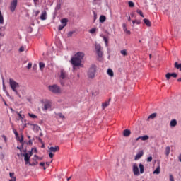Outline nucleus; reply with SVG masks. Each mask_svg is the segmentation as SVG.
I'll use <instances>...</instances> for the list:
<instances>
[{"instance_id": "nucleus-1", "label": "nucleus", "mask_w": 181, "mask_h": 181, "mask_svg": "<svg viewBox=\"0 0 181 181\" xmlns=\"http://www.w3.org/2000/svg\"><path fill=\"white\" fill-rule=\"evenodd\" d=\"M83 59H84V53L78 52L71 58V63L74 67H80Z\"/></svg>"}, {"instance_id": "nucleus-2", "label": "nucleus", "mask_w": 181, "mask_h": 181, "mask_svg": "<svg viewBox=\"0 0 181 181\" xmlns=\"http://www.w3.org/2000/svg\"><path fill=\"white\" fill-rule=\"evenodd\" d=\"M25 153H21V156H24V160L25 165H29V166H36L39 163V162H33L30 163V157L33 155L32 151L26 153V151H24Z\"/></svg>"}, {"instance_id": "nucleus-3", "label": "nucleus", "mask_w": 181, "mask_h": 181, "mask_svg": "<svg viewBox=\"0 0 181 181\" xmlns=\"http://www.w3.org/2000/svg\"><path fill=\"white\" fill-rule=\"evenodd\" d=\"M69 78V74L64 69H61L59 72V81L62 87H66V81Z\"/></svg>"}, {"instance_id": "nucleus-4", "label": "nucleus", "mask_w": 181, "mask_h": 181, "mask_svg": "<svg viewBox=\"0 0 181 181\" xmlns=\"http://www.w3.org/2000/svg\"><path fill=\"white\" fill-rule=\"evenodd\" d=\"M9 84H10V87L11 88V90H13L15 92V94L16 95H18V97H19V98H21V94H19V92H18V89L19 88L20 86L19 83L16 81H15V80L10 78L9 79Z\"/></svg>"}, {"instance_id": "nucleus-5", "label": "nucleus", "mask_w": 181, "mask_h": 181, "mask_svg": "<svg viewBox=\"0 0 181 181\" xmlns=\"http://www.w3.org/2000/svg\"><path fill=\"white\" fill-rule=\"evenodd\" d=\"M95 73H97V66L92 64L88 71V77L93 80L95 77Z\"/></svg>"}, {"instance_id": "nucleus-6", "label": "nucleus", "mask_w": 181, "mask_h": 181, "mask_svg": "<svg viewBox=\"0 0 181 181\" xmlns=\"http://www.w3.org/2000/svg\"><path fill=\"white\" fill-rule=\"evenodd\" d=\"M48 89L53 94H62V88L57 84H53L48 86Z\"/></svg>"}, {"instance_id": "nucleus-7", "label": "nucleus", "mask_w": 181, "mask_h": 181, "mask_svg": "<svg viewBox=\"0 0 181 181\" xmlns=\"http://www.w3.org/2000/svg\"><path fill=\"white\" fill-rule=\"evenodd\" d=\"M16 6H18V0H12L10 4V11H11V12H15Z\"/></svg>"}, {"instance_id": "nucleus-8", "label": "nucleus", "mask_w": 181, "mask_h": 181, "mask_svg": "<svg viewBox=\"0 0 181 181\" xmlns=\"http://www.w3.org/2000/svg\"><path fill=\"white\" fill-rule=\"evenodd\" d=\"M133 173L134 176H139V175H141L139 173V168H138V165H136V163L133 165Z\"/></svg>"}, {"instance_id": "nucleus-9", "label": "nucleus", "mask_w": 181, "mask_h": 181, "mask_svg": "<svg viewBox=\"0 0 181 181\" xmlns=\"http://www.w3.org/2000/svg\"><path fill=\"white\" fill-rule=\"evenodd\" d=\"M170 77H173V78H176V77H177V74H176V73H167L165 74L166 80H168V81L170 80Z\"/></svg>"}, {"instance_id": "nucleus-10", "label": "nucleus", "mask_w": 181, "mask_h": 181, "mask_svg": "<svg viewBox=\"0 0 181 181\" xmlns=\"http://www.w3.org/2000/svg\"><path fill=\"white\" fill-rule=\"evenodd\" d=\"M142 156H144V151H140L136 154L134 160H139V158H142Z\"/></svg>"}, {"instance_id": "nucleus-11", "label": "nucleus", "mask_w": 181, "mask_h": 181, "mask_svg": "<svg viewBox=\"0 0 181 181\" xmlns=\"http://www.w3.org/2000/svg\"><path fill=\"white\" fill-rule=\"evenodd\" d=\"M50 152H58V151H60V147L59 146H56L55 147L51 146L49 148Z\"/></svg>"}, {"instance_id": "nucleus-12", "label": "nucleus", "mask_w": 181, "mask_h": 181, "mask_svg": "<svg viewBox=\"0 0 181 181\" xmlns=\"http://www.w3.org/2000/svg\"><path fill=\"white\" fill-rule=\"evenodd\" d=\"M40 19L41 21H46V19H47V14L46 13V11H44L41 16H40Z\"/></svg>"}, {"instance_id": "nucleus-13", "label": "nucleus", "mask_w": 181, "mask_h": 181, "mask_svg": "<svg viewBox=\"0 0 181 181\" xmlns=\"http://www.w3.org/2000/svg\"><path fill=\"white\" fill-rule=\"evenodd\" d=\"M110 101H111V99H109V101H106L102 103V110H105V108L110 105Z\"/></svg>"}, {"instance_id": "nucleus-14", "label": "nucleus", "mask_w": 181, "mask_h": 181, "mask_svg": "<svg viewBox=\"0 0 181 181\" xmlns=\"http://www.w3.org/2000/svg\"><path fill=\"white\" fill-rule=\"evenodd\" d=\"M158 167L153 171V175H159V173H160V164L158 163Z\"/></svg>"}, {"instance_id": "nucleus-15", "label": "nucleus", "mask_w": 181, "mask_h": 181, "mask_svg": "<svg viewBox=\"0 0 181 181\" xmlns=\"http://www.w3.org/2000/svg\"><path fill=\"white\" fill-rule=\"evenodd\" d=\"M139 168L140 169L139 173L142 175L144 172H145V167L144 166V164L140 163L139 165Z\"/></svg>"}, {"instance_id": "nucleus-16", "label": "nucleus", "mask_w": 181, "mask_h": 181, "mask_svg": "<svg viewBox=\"0 0 181 181\" xmlns=\"http://www.w3.org/2000/svg\"><path fill=\"white\" fill-rule=\"evenodd\" d=\"M5 26H1L0 27V36L4 37L5 36Z\"/></svg>"}, {"instance_id": "nucleus-17", "label": "nucleus", "mask_w": 181, "mask_h": 181, "mask_svg": "<svg viewBox=\"0 0 181 181\" xmlns=\"http://www.w3.org/2000/svg\"><path fill=\"white\" fill-rule=\"evenodd\" d=\"M123 135L124 136H126V137L129 136V135H131V130L129 129L124 130Z\"/></svg>"}, {"instance_id": "nucleus-18", "label": "nucleus", "mask_w": 181, "mask_h": 181, "mask_svg": "<svg viewBox=\"0 0 181 181\" xmlns=\"http://www.w3.org/2000/svg\"><path fill=\"white\" fill-rule=\"evenodd\" d=\"M177 125V121L176 119H173L170 122V127H176Z\"/></svg>"}, {"instance_id": "nucleus-19", "label": "nucleus", "mask_w": 181, "mask_h": 181, "mask_svg": "<svg viewBox=\"0 0 181 181\" xmlns=\"http://www.w3.org/2000/svg\"><path fill=\"white\" fill-rule=\"evenodd\" d=\"M100 37H103V39L105 43V46L107 47L108 46V38H107V37L102 35H100Z\"/></svg>"}, {"instance_id": "nucleus-20", "label": "nucleus", "mask_w": 181, "mask_h": 181, "mask_svg": "<svg viewBox=\"0 0 181 181\" xmlns=\"http://www.w3.org/2000/svg\"><path fill=\"white\" fill-rule=\"evenodd\" d=\"M107 20V17H105V16H100L99 21L101 23H103V22H105V21Z\"/></svg>"}, {"instance_id": "nucleus-21", "label": "nucleus", "mask_w": 181, "mask_h": 181, "mask_svg": "<svg viewBox=\"0 0 181 181\" xmlns=\"http://www.w3.org/2000/svg\"><path fill=\"white\" fill-rule=\"evenodd\" d=\"M107 74H108V76H110V77H114V71H112V69H107Z\"/></svg>"}, {"instance_id": "nucleus-22", "label": "nucleus", "mask_w": 181, "mask_h": 181, "mask_svg": "<svg viewBox=\"0 0 181 181\" xmlns=\"http://www.w3.org/2000/svg\"><path fill=\"white\" fill-rule=\"evenodd\" d=\"M174 66L175 67V69H177L178 70H180V71H181V64H178L177 62H175Z\"/></svg>"}, {"instance_id": "nucleus-23", "label": "nucleus", "mask_w": 181, "mask_h": 181, "mask_svg": "<svg viewBox=\"0 0 181 181\" xmlns=\"http://www.w3.org/2000/svg\"><path fill=\"white\" fill-rule=\"evenodd\" d=\"M67 22H69V20H67V18H63L61 20V23H62V25L67 26Z\"/></svg>"}, {"instance_id": "nucleus-24", "label": "nucleus", "mask_w": 181, "mask_h": 181, "mask_svg": "<svg viewBox=\"0 0 181 181\" xmlns=\"http://www.w3.org/2000/svg\"><path fill=\"white\" fill-rule=\"evenodd\" d=\"M4 15H2V12L0 11V25H4Z\"/></svg>"}, {"instance_id": "nucleus-25", "label": "nucleus", "mask_w": 181, "mask_h": 181, "mask_svg": "<svg viewBox=\"0 0 181 181\" xmlns=\"http://www.w3.org/2000/svg\"><path fill=\"white\" fill-rule=\"evenodd\" d=\"M144 22L145 25H146V26H148V27L151 26V21L148 19L144 18Z\"/></svg>"}, {"instance_id": "nucleus-26", "label": "nucleus", "mask_w": 181, "mask_h": 181, "mask_svg": "<svg viewBox=\"0 0 181 181\" xmlns=\"http://www.w3.org/2000/svg\"><path fill=\"white\" fill-rule=\"evenodd\" d=\"M170 153V148L169 146H167L165 148V155H166V156H169Z\"/></svg>"}, {"instance_id": "nucleus-27", "label": "nucleus", "mask_w": 181, "mask_h": 181, "mask_svg": "<svg viewBox=\"0 0 181 181\" xmlns=\"http://www.w3.org/2000/svg\"><path fill=\"white\" fill-rule=\"evenodd\" d=\"M141 141H148V139H149V136L148 135H144L141 136Z\"/></svg>"}, {"instance_id": "nucleus-28", "label": "nucleus", "mask_w": 181, "mask_h": 181, "mask_svg": "<svg viewBox=\"0 0 181 181\" xmlns=\"http://www.w3.org/2000/svg\"><path fill=\"white\" fill-rule=\"evenodd\" d=\"M156 117V113H153L150 115L148 117V119H153V118Z\"/></svg>"}, {"instance_id": "nucleus-29", "label": "nucleus", "mask_w": 181, "mask_h": 181, "mask_svg": "<svg viewBox=\"0 0 181 181\" xmlns=\"http://www.w3.org/2000/svg\"><path fill=\"white\" fill-rule=\"evenodd\" d=\"M21 138L18 141L21 144L22 148H23V145L25 144V143L23 142V134H21Z\"/></svg>"}, {"instance_id": "nucleus-30", "label": "nucleus", "mask_w": 181, "mask_h": 181, "mask_svg": "<svg viewBox=\"0 0 181 181\" xmlns=\"http://www.w3.org/2000/svg\"><path fill=\"white\" fill-rule=\"evenodd\" d=\"M39 66H40V70H43L45 69V63L40 62Z\"/></svg>"}, {"instance_id": "nucleus-31", "label": "nucleus", "mask_w": 181, "mask_h": 181, "mask_svg": "<svg viewBox=\"0 0 181 181\" xmlns=\"http://www.w3.org/2000/svg\"><path fill=\"white\" fill-rule=\"evenodd\" d=\"M137 13H139V15H140V16H141V18H145V16H144V13H142V11L138 9L136 10Z\"/></svg>"}, {"instance_id": "nucleus-32", "label": "nucleus", "mask_w": 181, "mask_h": 181, "mask_svg": "<svg viewBox=\"0 0 181 181\" xmlns=\"http://www.w3.org/2000/svg\"><path fill=\"white\" fill-rule=\"evenodd\" d=\"M121 54H122V56H127L128 54L127 53V49H122L120 51Z\"/></svg>"}, {"instance_id": "nucleus-33", "label": "nucleus", "mask_w": 181, "mask_h": 181, "mask_svg": "<svg viewBox=\"0 0 181 181\" xmlns=\"http://www.w3.org/2000/svg\"><path fill=\"white\" fill-rule=\"evenodd\" d=\"M49 108H50V104H49V103H45V105H44V110H49Z\"/></svg>"}, {"instance_id": "nucleus-34", "label": "nucleus", "mask_w": 181, "mask_h": 181, "mask_svg": "<svg viewBox=\"0 0 181 181\" xmlns=\"http://www.w3.org/2000/svg\"><path fill=\"white\" fill-rule=\"evenodd\" d=\"M128 5L129 8H134V6H135V4L133 1H129Z\"/></svg>"}, {"instance_id": "nucleus-35", "label": "nucleus", "mask_w": 181, "mask_h": 181, "mask_svg": "<svg viewBox=\"0 0 181 181\" xmlns=\"http://www.w3.org/2000/svg\"><path fill=\"white\" fill-rule=\"evenodd\" d=\"M96 53L98 57H103V51H101V49L100 51H96Z\"/></svg>"}, {"instance_id": "nucleus-36", "label": "nucleus", "mask_w": 181, "mask_h": 181, "mask_svg": "<svg viewBox=\"0 0 181 181\" xmlns=\"http://www.w3.org/2000/svg\"><path fill=\"white\" fill-rule=\"evenodd\" d=\"M95 50L96 52L101 50V45L100 44L95 45Z\"/></svg>"}, {"instance_id": "nucleus-37", "label": "nucleus", "mask_w": 181, "mask_h": 181, "mask_svg": "<svg viewBox=\"0 0 181 181\" xmlns=\"http://www.w3.org/2000/svg\"><path fill=\"white\" fill-rule=\"evenodd\" d=\"M66 26L64 25L63 24L62 25H59V27H58V30H63V29H64Z\"/></svg>"}, {"instance_id": "nucleus-38", "label": "nucleus", "mask_w": 181, "mask_h": 181, "mask_svg": "<svg viewBox=\"0 0 181 181\" xmlns=\"http://www.w3.org/2000/svg\"><path fill=\"white\" fill-rule=\"evenodd\" d=\"M95 30H97V28H94L89 30V33H90L92 35L95 33Z\"/></svg>"}, {"instance_id": "nucleus-39", "label": "nucleus", "mask_w": 181, "mask_h": 181, "mask_svg": "<svg viewBox=\"0 0 181 181\" xmlns=\"http://www.w3.org/2000/svg\"><path fill=\"white\" fill-rule=\"evenodd\" d=\"M39 13H40V11H39V10L33 11L34 16H37V15H39Z\"/></svg>"}, {"instance_id": "nucleus-40", "label": "nucleus", "mask_w": 181, "mask_h": 181, "mask_svg": "<svg viewBox=\"0 0 181 181\" xmlns=\"http://www.w3.org/2000/svg\"><path fill=\"white\" fill-rule=\"evenodd\" d=\"M9 175L11 179L16 178V177H15V173H10Z\"/></svg>"}, {"instance_id": "nucleus-41", "label": "nucleus", "mask_w": 181, "mask_h": 181, "mask_svg": "<svg viewBox=\"0 0 181 181\" xmlns=\"http://www.w3.org/2000/svg\"><path fill=\"white\" fill-rule=\"evenodd\" d=\"M13 134L16 136V138H19V134H18V131L16 129H13Z\"/></svg>"}, {"instance_id": "nucleus-42", "label": "nucleus", "mask_w": 181, "mask_h": 181, "mask_svg": "<svg viewBox=\"0 0 181 181\" xmlns=\"http://www.w3.org/2000/svg\"><path fill=\"white\" fill-rule=\"evenodd\" d=\"M74 33V31H71V32L68 33V34H67L68 37H71V36H73Z\"/></svg>"}, {"instance_id": "nucleus-43", "label": "nucleus", "mask_w": 181, "mask_h": 181, "mask_svg": "<svg viewBox=\"0 0 181 181\" xmlns=\"http://www.w3.org/2000/svg\"><path fill=\"white\" fill-rule=\"evenodd\" d=\"M28 115L30 117V118H37V116L33 114L28 113Z\"/></svg>"}, {"instance_id": "nucleus-44", "label": "nucleus", "mask_w": 181, "mask_h": 181, "mask_svg": "<svg viewBox=\"0 0 181 181\" xmlns=\"http://www.w3.org/2000/svg\"><path fill=\"white\" fill-rule=\"evenodd\" d=\"M132 23H133V26H134V25H135V23H136V25H139V23H141V22L137 21L136 20H133Z\"/></svg>"}, {"instance_id": "nucleus-45", "label": "nucleus", "mask_w": 181, "mask_h": 181, "mask_svg": "<svg viewBox=\"0 0 181 181\" xmlns=\"http://www.w3.org/2000/svg\"><path fill=\"white\" fill-rule=\"evenodd\" d=\"M28 33H32V32H33V28L32 27H28Z\"/></svg>"}, {"instance_id": "nucleus-46", "label": "nucleus", "mask_w": 181, "mask_h": 181, "mask_svg": "<svg viewBox=\"0 0 181 181\" xmlns=\"http://www.w3.org/2000/svg\"><path fill=\"white\" fill-rule=\"evenodd\" d=\"M93 19L94 22H95V21L97 20V13H95V11H93Z\"/></svg>"}, {"instance_id": "nucleus-47", "label": "nucleus", "mask_w": 181, "mask_h": 181, "mask_svg": "<svg viewBox=\"0 0 181 181\" xmlns=\"http://www.w3.org/2000/svg\"><path fill=\"white\" fill-rule=\"evenodd\" d=\"M1 138H3V139H4V142L6 144V142H8V139L6 138V136L5 135H2Z\"/></svg>"}, {"instance_id": "nucleus-48", "label": "nucleus", "mask_w": 181, "mask_h": 181, "mask_svg": "<svg viewBox=\"0 0 181 181\" xmlns=\"http://www.w3.org/2000/svg\"><path fill=\"white\" fill-rule=\"evenodd\" d=\"M3 90L4 91V93H6V91H8L6 90V86H5V83L3 82Z\"/></svg>"}, {"instance_id": "nucleus-49", "label": "nucleus", "mask_w": 181, "mask_h": 181, "mask_svg": "<svg viewBox=\"0 0 181 181\" xmlns=\"http://www.w3.org/2000/svg\"><path fill=\"white\" fill-rule=\"evenodd\" d=\"M34 158H36L37 160L38 159L39 160H43V158L39 157V156H37V155H35Z\"/></svg>"}, {"instance_id": "nucleus-50", "label": "nucleus", "mask_w": 181, "mask_h": 181, "mask_svg": "<svg viewBox=\"0 0 181 181\" xmlns=\"http://www.w3.org/2000/svg\"><path fill=\"white\" fill-rule=\"evenodd\" d=\"M57 116L59 117V118L64 119V115H63L62 113H58V114H57Z\"/></svg>"}, {"instance_id": "nucleus-51", "label": "nucleus", "mask_w": 181, "mask_h": 181, "mask_svg": "<svg viewBox=\"0 0 181 181\" xmlns=\"http://www.w3.org/2000/svg\"><path fill=\"white\" fill-rule=\"evenodd\" d=\"M170 181H175V178L172 174L170 175Z\"/></svg>"}, {"instance_id": "nucleus-52", "label": "nucleus", "mask_w": 181, "mask_h": 181, "mask_svg": "<svg viewBox=\"0 0 181 181\" xmlns=\"http://www.w3.org/2000/svg\"><path fill=\"white\" fill-rule=\"evenodd\" d=\"M19 52H25V47H21L20 48H19Z\"/></svg>"}, {"instance_id": "nucleus-53", "label": "nucleus", "mask_w": 181, "mask_h": 181, "mask_svg": "<svg viewBox=\"0 0 181 181\" xmlns=\"http://www.w3.org/2000/svg\"><path fill=\"white\" fill-rule=\"evenodd\" d=\"M18 115L20 119H23V117H25L24 115H21V113H18Z\"/></svg>"}, {"instance_id": "nucleus-54", "label": "nucleus", "mask_w": 181, "mask_h": 181, "mask_svg": "<svg viewBox=\"0 0 181 181\" xmlns=\"http://www.w3.org/2000/svg\"><path fill=\"white\" fill-rule=\"evenodd\" d=\"M147 162H152V156H149L147 158Z\"/></svg>"}, {"instance_id": "nucleus-55", "label": "nucleus", "mask_w": 181, "mask_h": 181, "mask_svg": "<svg viewBox=\"0 0 181 181\" xmlns=\"http://www.w3.org/2000/svg\"><path fill=\"white\" fill-rule=\"evenodd\" d=\"M28 69H32V63H28L27 66Z\"/></svg>"}, {"instance_id": "nucleus-56", "label": "nucleus", "mask_w": 181, "mask_h": 181, "mask_svg": "<svg viewBox=\"0 0 181 181\" xmlns=\"http://www.w3.org/2000/svg\"><path fill=\"white\" fill-rule=\"evenodd\" d=\"M49 158H53V156H54V154H53V153L52 152H50L49 153Z\"/></svg>"}, {"instance_id": "nucleus-57", "label": "nucleus", "mask_w": 181, "mask_h": 181, "mask_svg": "<svg viewBox=\"0 0 181 181\" xmlns=\"http://www.w3.org/2000/svg\"><path fill=\"white\" fill-rule=\"evenodd\" d=\"M60 4H57L56 9H60Z\"/></svg>"}, {"instance_id": "nucleus-58", "label": "nucleus", "mask_w": 181, "mask_h": 181, "mask_svg": "<svg viewBox=\"0 0 181 181\" xmlns=\"http://www.w3.org/2000/svg\"><path fill=\"white\" fill-rule=\"evenodd\" d=\"M33 125H34V127H36L37 131H39V129H40V127L35 125V124H33Z\"/></svg>"}, {"instance_id": "nucleus-59", "label": "nucleus", "mask_w": 181, "mask_h": 181, "mask_svg": "<svg viewBox=\"0 0 181 181\" xmlns=\"http://www.w3.org/2000/svg\"><path fill=\"white\" fill-rule=\"evenodd\" d=\"M125 33H127V35H131V31H129V30H127L125 31Z\"/></svg>"}, {"instance_id": "nucleus-60", "label": "nucleus", "mask_w": 181, "mask_h": 181, "mask_svg": "<svg viewBox=\"0 0 181 181\" xmlns=\"http://www.w3.org/2000/svg\"><path fill=\"white\" fill-rule=\"evenodd\" d=\"M33 2L35 4V5L36 6V4H37V2H39V0H33Z\"/></svg>"}, {"instance_id": "nucleus-61", "label": "nucleus", "mask_w": 181, "mask_h": 181, "mask_svg": "<svg viewBox=\"0 0 181 181\" xmlns=\"http://www.w3.org/2000/svg\"><path fill=\"white\" fill-rule=\"evenodd\" d=\"M28 145H32L33 144L32 140H29L28 142Z\"/></svg>"}, {"instance_id": "nucleus-62", "label": "nucleus", "mask_w": 181, "mask_h": 181, "mask_svg": "<svg viewBox=\"0 0 181 181\" xmlns=\"http://www.w3.org/2000/svg\"><path fill=\"white\" fill-rule=\"evenodd\" d=\"M6 93V95H7V97H11V95H9V93H8V90H6V92H5Z\"/></svg>"}, {"instance_id": "nucleus-63", "label": "nucleus", "mask_w": 181, "mask_h": 181, "mask_svg": "<svg viewBox=\"0 0 181 181\" xmlns=\"http://www.w3.org/2000/svg\"><path fill=\"white\" fill-rule=\"evenodd\" d=\"M9 181H16V178H11Z\"/></svg>"}, {"instance_id": "nucleus-64", "label": "nucleus", "mask_w": 181, "mask_h": 181, "mask_svg": "<svg viewBox=\"0 0 181 181\" xmlns=\"http://www.w3.org/2000/svg\"><path fill=\"white\" fill-rule=\"evenodd\" d=\"M40 166H45V163H40Z\"/></svg>"}]
</instances>
